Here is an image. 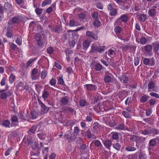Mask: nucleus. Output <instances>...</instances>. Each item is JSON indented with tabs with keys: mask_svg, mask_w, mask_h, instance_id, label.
Returning <instances> with one entry per match:
<instances>
[{
	"mask_svg": "<svg viewBox=\"0 0 159 159\" xmlns=\"http://www.w3.org/2000/svg\"><path fill=\"white\" fill-rule=\"evenodd\" d=\"M143 63L146 65L152 66L154 65L155 62L152 60H150L149 59L144 58L143 60Z\"/></svg>",
	"mask_w": 159,
	"mask_h": 159,
	"instance_id": "nucleus-8",
	"label": "nucleus"
},
{
	"mask_svg": "<svg viewBox=\"0 0 159 159\" xmlns=\"http://www.w3.org/2000/svg\"><path fill=\"white\" fill-rule=\"evenodd\" d=\"M152 112V109L151 108H149L146 110V115L148 116H150Z\"/></svg>",
	"mask_w": 159,
	"mask_h": 159,
	"instance_id": "nucleus-56",
	"label": "nucleus"
},
{
	"mask_svg": "<svg viewBox=\"0 0 159 159\" xmlns=\"http://www.w3.org/2000/svg\"><path fill=\"white\" fill-rule=\"evenodd\" d=\"M80 25V22L75 19L70 20L68 23L69 26L71 27L77 26Z\"/></svg>",
	"mask_w": 159,
	"mask_h": 159,
	"instance_id": "nucleus-7",
	"label": "nucleus"
},
{
	"mask_svg": "<svg viewBox=\"0 0 159 159\" xmlns=\"http://www.w3.org/2000/svg\"><path fill=\"white\" fill-rule=\"evenodd\" d=\"M105 49V47L103 46H98L97 43H93L91 46V50L89 52L93 53L96 52L99 53L104 52Z\"/></svg>",
	"mask_w": 159,
	"mask_h": 159,
	"instance_id": "nucleus-1",
	"label": "nucleus"
},
{
	"mask_svg": "<svg viewBox=\"0 0 159 159\" xmlns=\"http://www.w3.org/2000/svg\"><path fill=\"white\" fill-rule=\"evenodd\" d=\"M9 45L13 49H16L17 48L16 45L14 43L11 42L9 43Z\"/></svg>",
	"mask_w": 159,
	"mask_h": 159,
	"instance_id": "nucleus-62",
	"label": "nucleus"
},
{
	"mask_svg": "<svg viewBox=\"0 0 159 159\" xmlns=\"http://www.w3.org/2000/svg\"><path fill=\"white\" fill-rule=\"evenodd\" d=\"M54 51L53 48L52 47H50L47 49V53L49 54H51Z\"/></svg>",
	"mask_w": 159,
	"mask_h": 159,
	"instance_id": "nucleus-57",
	"label": "nucleus"
},
{
	"mask_svg": "<svg viewBox=\"0 0 159 159\" xmlns=\"http://www.w3.org/2000/svg\"><path fill=\"white\" fill-rule=\"evenodd\" d=\"M75 124V122L72 120H69L67 121L65 125L67 126L73 125Z\"/></svg>",
	"mask_w": 159,
	"mask_h": 159,
	"instance_id": "nucleus-34",
	"label": "nucleus"
},
{
	"mask_svg": "<svg viewBox=\"0 0 159 159\" xmlns=\"http://www.w3.org/2000/svg\"><path fill=\"white\" fill-rule=\"evenodd\" d=\"M36 129V127L35 126H32L28 130V133L30 134L34 133Z\"/></svg>",
	"mask_w": 159,
	"mask_h": 159,
	"instance_id": "nucleus-30",
	"label": "nucleus"
},
{
	"mask_svg": "<svg viewBox=\"0 0 159 159\" xmlns=\"http://www.w3.org/2000/svg\"><path fill=\"white\" fill-rule=\"evenodd\" d=\"M116 129L119 130H124L126 129L124 124L122 123L120 124L116 127Z\"/></svg>",
	"mask_w": 159,
	"mask_h": 159,
	"instance_id": "nucleus-27",
	"label": "nucleus"
},
{
	"mask_svg": "<svg viewBox=\"0 0 159 159\" xmlns=\"http://www.w3.org/2000/svg\"><path fill=\"white\" fill-rule=\"evenodd\" d=\"M66 56H70L73 53V51L70 49H67L65 51Z\"/></svg>",
	"mask_w": 159,
	"mask_h": 159,
	"instance_id": "nucleus-54",
	"label": "nucleus"
},
{
	"mask_svg": "<svg viewBox=\"0 0 159 159\" xmlns=\"http://www.w3.org/2000/svg\"><path fill=\"white\" fill-rule=\"evenodd\" d=\"M111 137L113 140H117L119 138V133L117 132H112L111 133Z\"/></svg>",
	"mask_w": 159,
	"mask_h": 159,
	"instance_id": "nucleus-18",
	"label": "nucleus"
},
{
	"mask_svg": "<svg viewBox=\"0 0 159 159\" xmlns=\"http://www.w3.org/2000/svg\"><path fill=\"white\" fill-rule=\"evenodd\" d=\"M128 18L127 15L125 14H123L114 22V25L115 26L120 25L122 22H126L128 21Z\"/></svg>",
	"mask_w": 159,
	"mask_h": 159,
	"instance_id": "nucleus-2",
	"label": "nucleus"
},
{
	"mask_svg": "<svg viewBox=\"0 0 159 159\" xmlns=\"http://www.w3.org/2000/svg\"><path fill=\"white\" fill-rule=\"evenodd\" d=\"M56 4H52V6L46 9V12L48 13H50L53 11V8L55 7Z\"/></svg>",
	"mask_w": 159,
	"mask_h": 159,
	"instance_id": "nucleus-33",
	"label": "nucleus"
},
{
	"mask_svg": "<svg viewBox=\"0 0 159 159\" xmlns=\"http://www.w3.org/2000/svg\"><path fill=\"white\" fill-rule=\"evenodd\" d=\"M117 13V11L115 9H113L110 11V13L111 16H115Z\"/></svg>",
	"mask_w": 159,
	"mask_h": 159,
	"instance_id": "nucleus-49",
	"label": "nucleus"
},
{
	"mask_svg": "<svg viewBox=\"0 0 159 159\" xmlns=\"http://www.w3.org/2000/svg\"><path fill=\"white\" fill-rule=\"evenodd\" d=\"M139 138L136 135H133L131 136L130 139L131 141L134 142H137Z\"/></svg>",
	"mask_w": 159,
	"mask_h": 159,
	"instance_id": "nucleus-46",
	"label": "nucleus"
},
{
	"mask_svg": "<svg viewBox=\"0 0 159 159\" xmlns=\"http://www.w3.org/2000/svg\"><path fill=\"white\" fill-rule=\"evenodd\" d=\"M108 125L111 127H114L116 125V123L113 120H111L110 121L107 122Z\"/></svg>",
	"mask_w": 159,
	"mask_h": 159,
	"instance_id": "nucleus-36",
	"label": "nucleus"
},
{
	"mask_svg": "<svg viewBox=\"0 0 159 159\" xmlns=\"http://www.w3.org/2000/svg\"><path fill=\"white\" fill-rule=\"evenodd\" d=\"M140 41L141 44H145L146 43L147 40L145 37H142L140 38Z\"/></svg>",
	"mask_w": 159,
	"mask_h": 159,
	"instance_id": "nucleus-52",
	"label": "nucleus"
},
{
	"mask_svg": "<svg viewBox=\"0 0 159 159\" xmlns=\"http://www.w3.org/2000/svg\"><path fill=\"white\" fill-rule=\"evenodd\" d=\"M84 88L88 91H93L96 90L98 88L97 86L92 84H86L84 85Z\"/></svg>",
	"mask_w": 159,
	"mask_h": 159,
	"instance_id": "nucleus-5",
	"label": "nucleus"
},
{
	"mask_svg": "<svg viewBox=\"0 0 159 159\" xmlns=\"http://www.w3.org/2000/svg\"><path fill=\"white\" fill-rule=\"evenodd\" d=\"M144 50L147 52H151L152 49V46L150 45H147L144 47Z\"/></svg>",
	"mask_w": 159,
	"mask_h": 159,
	"instance_id": "nucleus-25",
	"label": "nucleus"
},
{
	"mask_svg": "<svg viewBox=\"0 0 159 159\" xmlns=\"http://www.w3.org/2000/svg\"><path fill=\"white\" fill-rule=\"evenodd\" d=\"M74 132L76 134L75 136H77V135L79 134L80 132V129L78 127L76 126L74 127Z\"/></svg>",
	"mask_w": 159,
	"mask_h": 159,
	"instance_id": "nucleus-63",
	"label": "nucleus"
},
{
	"mask_svg": "<svg viewBox=\"0 0 159 159\" xmlns=\"http://www.w3.org/2000/svg\"><path fill=\"white\" fill-rule=\"evenodd\" d=\"M148 99V97L144 95L142 96L140 99V101L142 102H146Z\"/></svg>",
	"mask_w": 159,
	"mask_h": 159,
	"instance_id": "nucleus-40",
	"label": "nucleus"
},
{
	"mask_svg": "<svg viewBox=\"0 0 159 159\" xmlns=\"http://www.w3.org/2000/svg\"><path fill=\"white\" fill-rule=\"evenodd\" d=\"M93 25L94 26L97 27L100 26L101 23L99 20L98 19L95 20L94 21Z\"/></svg>",
	"mask_w": 159,
	"mask_h": 159,
	"instance_id": "nucleus-44",
	"label": "nucleus"
},
{
	"mask_svg": "<svg viewBox=\"0 0 159 159\" xmlns=\"http://www.w3.org/2000/svg\"><path fill=\"white\" fill-rule=\"evenodd\" d=\"M36 60V59H30L26 63V66L27 67H29L30 64L34 60Z\"/></svg>",
	"mask_w": 159,
	"mask_h": 159,
	"instance_id": "nucleus-60",
	"label": "nucleus"
},
{
	"mask_svg": "<svg viewBox=\"0 0 159 159\" xmlns=\"http://www.w3.org/2000/svg\"><path fill=\"white\" fill-rule=\"evenodd\" d=\"M86 34L87 37H89V38H92L95 40H97L98 39L97 35L93 32L88 30L86 31Z\"/></svg>",
	"mask_w": 159,
	"mask_h": 159,
	"instance_id": "nucleus-6",
	"label": "nucleus"
},
{
	"mask_svg": "<svg viewBox=\"0 0 159 159\" xmlns=\"http://www.w3.org/2000/svg\"><path fill=\"white\" fill-rule=\"evenodd\" d=\"M0 93H1L0 94V97L2 99H6L7 98V93L4 92Z\"/></svg>",
	"mask_w": 159,
	"mask_h": 159,
	"instance_id": "nucleus-41",
	"label": "nucleus"
},
{
	"mask_svg": "<svg viewBox=\"0 0 159 159\" xmlns=\"http://www.w3.org/2000/svg\"><path fill=\"white\" fill-rule=\"evenodd\" d=\"M2 125L3 126L7 127L10 128L11 126V125L10 122L8 120H4L2 122Z\"/></svg>",
	"mask_w": 159,
	"mask_h": 159,
	"instance_id": "nucleus-19",
	"label": "nucleus"
},
{
	"mask_svg": "<svg viewBox=\"0 0 159 159\" xmlns=\"http://www.w3.org/2000/svg\"><path fill=\"white\" fill-rule=\"evenodd\" d=\"M19 22V19L18 17H14L11 20H10L8 22L9 24H10L11 22L13 23H17Z\"/></svg>",
	"mask_w": 159,
	"mask_h": 159,
	"instance_id": "nucleus-24",
	"label": "nucleus"
},
{
	"mask_svg": "<svg viewBox=\"0 0 159 159\" xmlns=\"http://www.w3.org/2000/svg\"><path fill=\"white\" fill-rule=\"evenodd\" d=\"M130 113L126 111H123L122 114L126 118H129L131 116Z\"/></svg>",
	"mask_w": 159,
	"mask_h": 159,
	"instance_id": "nucleus-28",
	"label": "nucleus"
},
{
	"mask_svg": "<svg viewBox=\"0 0 159 159\" xmlns=\"http://www.w3.org/2000/svg\"><path fill=\"white\" fill-rule=\"evenodd\" d=\"M125 150L128 152H133L136 150V148L132 147L130 145L126 146L125 148Z\"/></svg>",
	"mask_w": 159,
	"mask_h": 159,
	"instance_id": "nucleus-20",
	"label": "nucleus"
},
{
	"mask_svg": "<svg viewBox=\"0 0 159 159\" xmlns=\"http://www.w3.org/2000/svg\"><path fill=\"white\" fill-rule=\"evenodd\" d=\"M11 120L12 122L11 126H16L18 125V119L16 116H12Z\"/></svg>",
	"mask_w": 159,
	"mask_h": 159,
	"instance_id": "nucleus-9",
	"label": "nucleus"
},
{
	"mask_svg": "<svg viewBox=\"0 0 159 159\" xmlns=\"http://www.w3.org/2000/svg\"><path fill=\"white\" fill-rule=\"evenodd\" d=\"M47 72L45 70H43L41 73V78L42 79H44L47 76Z\"/></svg>",
	"mask_w": 159,
	"mask_h": 159,
	"instance_id": "nucleus-50",
	"label": "nucleus"
},
{
	"mask_svg": "<svg viewBox=\"0 0 159 159\" xmlns=\"http://www.w3.org/2000/svg\"><path fill=\"white\" fill-rule=\"evenodd\" d=\"M108 55L109 56L111 57H115L116 53L114 50L110 49L108 50Z\"/></svg>",
	"mask_w": 159,
	"mask_h": 159,
	"instance_id": "nucleus-31",
	"label": "nucleus"
},
{
	"mask_svg": "<svg viewBox=\"0 0 159 159\" xmlns=\"http://www.w3.org/2000/svg\"><path fill=\"white\" fill-rule=\"evenodd\" d=\"M102 66L99 63H96L94 66V69L97 71H100L102 69Z\"/></svg>",
	"mask_w": 159,
	"mask_h": 159,
	"instance_id": "nucleus-21",
	"label": "nucleus"
},
{
	"mask_svg": "<svg viewBox=\"0 0 159 159\" xmlns=\"http://www.w3.org/2000/svg\"><path fill=\"white\" fill-rule=\"evenodd\" d=\"M66 71L69 75L73 73V69L70 67H67L66 69Z\"/></svg>",
	"mask_w": 159,
	"mask_h": 159,
	"instance_id": "nucleus-55",
	"label": "nucleus"
},
{
	"mask_svg": "<svg viewBox=\"0 0 159 159\" xmlns=\"http://www.w3.org/2000/svg\"><path fill=\"white\" fill-rule=\"evenodd\" d=\"M38 136L39 138L41 140L44 139L45 138L46 136L45 134L42 133L38 134Z\"/></svg>",
	"mask_w": 159,
	"mask_h": 159,
	"instance_id": "nucleus-47",
	"label": "nucleus"
},
{
	"mask_svg": "<svg viewBox=\"0 0 159 159\" xmlns=\"http://www.w3.org/2000/svg\"><path fill=\"white\" fill-rule=\"evenodd\" d=\"M94 143L95 146L97 147H100L102 146L100 141L98 139L95 140L94 141Z\"/></svg>",
	"mask_w": 159,
	"mask_h": 159,
	"instance_id": "nucleus-45",
	"label": "nucleus"
},
{
	"mask_svg": "<svg viewBox=\"0 0 159 159\" xmlns=\"http://www.w3.org/2000/svg\"><path fill=\"white\" fill-rule=\"evenodd\" d=\"M86 105V102L84 100H81L80 102V105L81 107H84Z\"/></svg>",
	"mask_w": 159,
	"mask_h": 159,
	"instance_id": "nucleus-59",
	"label": "nucleus"
},
{
	"mask_svg": "<svg viewBox=\"0 0 159 159\" xmlns=\"http://www.w3.org/2000/svg\"><path fill=\"white\" fill-rule=\"evenodd\" d=\"M64 137L69 142L72 141L74 140L75 138V135H72V134L71 135L66 134Z\"/></svg>",
	"mask_w": 159,
	"mask_h": 159,
	"instance_id": "nucleus-12",
	"label": "nucleus"
},
{
	"mask_svg": "<svg viewBox=\"0 0 159 159\" xmlns=\"http://www.w3.org/2000/svg\"><path fill=\"white\" fill-rule=\"evenodd\" d=\"M111 76L107 75L105 76L104 79V81L106 83H109L111 82Z\"/></svg>",
	"mask_w": 159,
	"mask_h": 159,
	"instance_id": "nucleus-38",
	"label": "nucleus"
},
{
	"mask_svg": "<svg viewBox=\"0 0 159 159\" xmlns=\"http://www.w3.org/2000/svg\"><path fill=\"white\" fill-rule=\"evenodd\" d=\"M38 70L36 68H34L31 72V78L33 80H38L39 77V75L38 74Z\"/></svg>",
	"mask_w": 159,
	"mask_h": 159,
	"instance_id": "nucleus-4",
	"label": "nucleus"
},
{
	"mask_svg": "<svg viewBox=\"0 0 159 159\" xmlns=\"http://www.w3.org/2000/svg\"><path fill=\"white\" fill-rule=\"evenodd\" d=\"M50 94L48 91L45 89H44L43 91L42 97L44 100H45L46 99L48 98Z\"/></svg>",
	"mask_w": 159,
	"mask_h": 159,
	"instance_id": "nucleus-15",
	"label": "nucleus"
},
{
	"mask_svg": "<svg viewBox=\"0 0 159 159\" xmlns=\"http://www.w3.org/2000/svg\"><path fill=\"white\" fill-rule=\"evenodd\" d=\"M113 148L118 151H119L120 149L121 145L119 143H116L113 145Z\"/></svg>",
	"mask_w": 159,
	"mask_h": 159,
	"instance_id": "nucleus-42",
	"label": "nucleus"
},
{
	"mask_svg": "<svg viewBox=\"0 0 159 159\" xmlns=\"http://www.w3.org/2000/svg\"><path fill=\"white\" fill-rule=\"evenodd\" d=\"M128 77L126 75H123L120 79V81L121 82L126 83L128 81Z\"/></svg>",
	"mask_w": 159,
	"mask_h": 159,
	"instance_id": "nucleus-37",
	"label": "nucleus"
},
{
	"mask_svg": "<svg viewBox=\"0 0 159 159\" xmlns=\"http://www.w3.org/2000/svg\"><path fill=\"white\" fill-rule=\"evenodd\" d=\"M35 11L36 13L38 15H40L42 12V9L39 8H37Z\"/></svg>",
	"mask_w": 159,
	"mask_h": 159,
	"instance_id": "nucleus-64",
	"label": "nucleus"
},
{
	"mask_svg": "<svg viewBox=\"0 0 159 159\" xmlns=\"http://www.w3.org/2000/svg\"><path fill=\"white\" fill-rule=\"evenodd\" d=\"M85 17L86 15L84 13H80L78 15V18L80 20H84Z\"/></svg>",
	"mask_w": 159,
	"mask_h": 159,
	"instance_id": "nucleus-51",
	"label": "nucleus"
},
{
	"mask_svg": "<svg viewBox=\"0 0 159 159\" xmlns=\"http://www.w3.org/2000/svg\"><path fill=\"white\" fill-rule=\"evenodd\" d=\"M38 101L40 105L41 114H44L47 113L49 111V108L47 107L39 98H38Z\"/></svg>",
	"mask_w": 159,
	"mask_h": 159,
	"instance_id": "nucleus-3",
	"label": "nucleus"
},
{
	"mask_svg": "<svg viewBox=\"0 0 159 159\" xmlns=\"http://www.w3.org/2000/svg\"><path fill=\"white\" fill-rule=\"evenodd\" d=\"M91 42L88 39L85 40L83 42V49L87 50L89 47Z\"/></svg>",
	"mask_w": 159,
	"mask_h": 159,
	"instance_id": "nucleus-11",
	"label": "nucleus"
},
{
	"mask_svg": "<svg viewBox=\"0 0 159 159\" xmlns=\"http://www.w3.org/2000/svg\"><path fill=\"white\" fill-rule=\"evenodd\" d=\"M16 79V76L14 75L11 73L9 78V81L10 83L12 84Z\"/></svg>",
	"mask_w": 159,
	"mask_h": 159,
	"instance_id": "nucleus-32",
	"label": "nucleus"
},
{
	"mask_svg": "<svg viewBox=\"0 0 159 159\" xmlns=\"http://www.w3.org/2000/svg\"><path fill=\"white\" fill-rule=\"evenodd\" d=\"M6 35L8 38H11L12 37V33L10 29L8 28L7 29Z\"/></svg>",
	"mask_w": 159,
	"mask_h": 159,
	"instance_id": "nucleus-48",
	"label": "nucleus"
},
{
	"mask_svg": "<svg viewBox=\"0 0 159 159\" xmlns=\"http://www.w3.org/2000/svg\"><path fill=\"white\" fill-rule=\"evenodd\" d=\"M92 17L95 20L98 19V13L97 12H94L92 14Z\"/></svg>",
	"mask_w": 159,
	"mask_h": 159,
	"instance_id": "nucleus-58",
	"label": "nucleus"
},
{
	"mask_svg": "<svg viewBox=\"0 0 159 159\" xmlns=\"http://www.w3.org/2000/svg\"><path fill=\"white\" fill-rule=\"evenodd\" d=\"M5 9L9 13L11 11L12 6L11 4L8 2L6 3L4 5Z\"/></svg>",
	"mask_w": 159,
	"mask_h": 159,
	"instance_id": "nucleus-14",
	"label": "nucleus"
},
{
	"mask_svg": "<svg viewBox=\"0 0 159 159\" xmlns=\"http://www.w3.org/2000/svg\"><path fill=\"white\" fill-rule=\"evenodd\" d=\"M156 141L155 139H151L149 142V146L151 147H154L156 144Z\"/></svg>",
	"mask_w": 159,
	"mask_h": 159,
	"instance_id": "nucleus-26",
	"label": "nucleus"
},
{
	"mask_svg": "<svg viewBox=\"0 0 159 159\" xmlns=\"http://www.w3.org/2000/svg\"><path fill=\"white\" fill-rule=\"evenodd\" d=\"M103 144L104 146L106 147V148L109 149L110 147L112 145V142L110 140H106L104 142Z\"/></svg>",
	"mask_w": 159,
	"mask_h": 159,
	"instance_id": "nucleus-16",
	"label": "nucleus"
},
{
	"mask_svg": "<svg viewBox=\"0 0 159 159\" xmlns=\"http://www.w3.org/2000/svg\"><path fill=\"white\" fill-rule=\"evenodd\" d=\"M156 10L154 8H150L148 11V14L151 17L154 16L156 13Z\"/></svg>",
	"mask_w": 159,
	"mask_h": 159,
	"instance_id": "nucleus-13",
	"label": "nucleus"
},
{
	"mask_svg": "<svg viewBox=\"0 0 159 159\" xmlns=\"http://www.w3.org/2000/svg\"><path fill=\"white\" fill-rule=\"evenodd\" d=\"M147 16L146 15L141 14L139 15L138 19L140 22H144L146 20Z\"/></svg>",
	"mask_w": 159,
	"mask_h": 159,
	"instance_id": "nucleus-23",
	"label": "nucleus"
},
{
	"mask_svg": "<svg viewBox=\"0 0 159 159\" xmlns=\"http://www.w3.org/2000/svg\"><path fill=\"white\" fill-rule=\"evenodd\" d=\"M51 3V0H45L43 2L42 6V7H44L47 5L50 4Z\"/></svg>",
	"mask_w": 159,
	"mask_h": 159,
	"instance_id": "nucleus-39",
	"label": "nucleus"
},
{
	"mask_svg": "<svg viewBox=\"0 0 159 159\" xmlns=\"http://www.w3.org/2000/svg\"><path fill=\"white\" fill-rule=\"evenodd\" d=\"M56 80L55 79L52 78L49 82V83L52 86H54L56 84Z\"/></svg>",
	"mask_w": 159,
	"mask_h": 159,
	"instance_id": "nucleus-61",
	"label": "nucleus"
},
{
	"mask_svg": "<svg viewBox=\"0 0 159 159\" xmlns=\"http://www.w3.org/2000/svg\"><path fill=\"white\" fill-rule=\"evenodd\" d=\"M16 37H17L16 39V43L19 45H21L22 43V38L20 36H18V35H16L14 38H15Z\"/></svg>",
	"mask_w": 159,
	"mask_h": 159,
	"instance_id": "nucleus-22",
	"label": "nucleus"
},
{
	"mask_svg": "<svg viewBox=\"0 0 159 159\" xmlns=\"http://www.w3.org/2000/svg\"><path fill=\"white\" fill-rule=\"evenodd\" d=\"M114 28L115 32L117 34H119L122 31V29L119 26V25H116Z\"/></svg>",
	"mask_w": 159,
	"mask_h": 159,
	"instance_id": "nucleus-29",
	"label": "nucleus"
},
{
	"mask_svg": "<svg viewBox=\"0 0 159 159\" xmlns=\"http://www.w3.org/2000/svg\"><path fill=\"white\" fill-rule=\"evenodd\" d=\"M155 90V84L152 81L150 82L148 85V91L151 92L154 91Z\"/></svg>",
	"mask_w": 159,
	"mask_h": 159,
	"instance_id": "nucleus-10",
	"label": "nucleus"
},
{
	"mask_svg": "<svg viewBox=\"0 0 159 159\" xmlns=\"http://www.w3.org/2000/svg\"><path fill=\"white\" fill-rule=\"evenodd\" d=\"M61 102L63 105H68L69 102L68 98L66 96L62 98L61 99Z\"/></svg>",
	"mask_w": 159,
	"mask_h": 159,
	"instance_id": "nucleus-17",
	"label": "nucleus"
},
{
	"mask_svg": "<svg viewBox=\"0 0 159 159\" xmlns=\"http://www.w3.org/2000/svg\"><path fill=\"white\" fill-rule=\"evenodd\" d=\"M139 159H147V157L144 152H140L139 154Z\"/></svg>",
	"mask_w": 159,
	"mask_h": 159,
	"instance_id": "nucleus-35",
	"label": "nucleus"
},
{
	"mask_svg": "<svg viewBox=\"0 0 159 159\" xmlns=\"http://www.w3.org/2000/svg\"><path fill=\"white\" fill-rule=\"evenodd\" d=\"M34 38L37 42L40 41L42 39V36L39 34H37L35 35Z\"/></svg>",
	"mask_w": 159,
	"mask_h": 159,
	"instance_id": "nucleus-43",
	"label": "nucleus"
},
{
	"mask_svg": "<svg viewBox=\"0 0 159 159\" xmlns=\"http://www.w3.org/2000/svg\"><path fill=\"white\" fill-rule=\"evenodd\" d=\"M13 149V148L12 147L8 149L5 152V156H7L9 155Z\"/></svg>",
	"mask_w": 159,
	"mask_h": 159,
	"instance_id": "nucleus-53",
	"label": "nucleus"
}]
</instances>
